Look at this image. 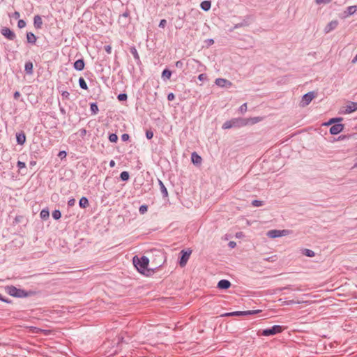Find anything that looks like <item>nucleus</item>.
I'll return each mask as SVG.
<instances>
[{"instance_id":"nucleus-58","label":"nucleus","mask_w":357,"mask_h":357,"mask_svg":"<svg viewBox=\"0 0 357 357\" xmlns=\"http://www.w3.org/2000/svg\"><path fill=\"white\" fill-rule=\"evenodd\" d=\"M0 301L5 302V303H9V301L7 299H5L2 294L0 293Z\"/></svg>"},{"instance_id":"nucleus-16","label":"nucleus","mask_w":357,"mask_h":357,"mask_svg":"<svg viewBox=\"0 0 357 357\" xmlns=\"http://www.w3.org/2000/svg\"><path fill=\"white\" fill-rule=\"evenodd\" d=\"M43 20L41 17L39 15H36L33 17V26L36 29H40L42 28Z\"/></svg>"},{"instance_id":"nucleus-8","label":"nucleus","mask_w":357,"mask_h":357,"mask_svg":"<svg viewBox=\"0 0 357 357\" xmlns=\"http://www.w3.org/2000/svg\"><path fill=\"white\" fill-rule=\"evenodd\" d=\"M261 310H248V311H235L230 313H227L226 316H242V315H252L259 312Z\"/></svg>"},{"instance_id":"nucleus-38","label":"nucleus","mask_w":357,"mask_h":357,"mask_svg":"<svg viewBox=\"0 0 357 357\" xmlns=\"http://www.w3.org/2000/svg\"><path fill=\"white\" fill-rule=\"evenodd\" d=\"M118 100H120V101H124V100H126L127 98H128V96L127 94L126 93H120L118 97H117Z\"/></svg>"},{"instance_id":"nucleus-12","label":"nucleus","mask_w":357,"mask_h":357,"mask_svg":"<svg viewBox=\"0 0 357 357\" xmlns=\"http://www.w3.org/2000/svg\"><path fill=\"white\" fill-rule=\"evenodd\" d=\"M231 120L234 127H241L248 124V120L245 119L236 118Z\"/></svg>"},{"instance_id":"nucleus-42","label":"nucleus","mask_w":357,"mask_h":357,"mask_svg":"<svg viewBox=\"0 0 357 357\" xmlns=\"http://www.w3.org/2000/svg\"><path fill=\"white\" fill-rule=\"evenodd\" d=\"M17 167H18L19 169H22L23 168H25L26 164L24 162L18 161L17 163Z\"/></svg>"},{"instance_id":"nucleus-34","label":"nucleus","mask_w":357,"mask_h":357,"mask_svg":"<svg viewBox=\"0 0 357 357\" xmlns=\"http://www.w3.org/2000/svg\"><path fill=\"white\" fill-rule=\"evenodd\" d=\"M233 124L231 123V120H229V121H225L223 125H222V128L223 129H229V128H233Z\"/></svg>"},{"instance_id":"nucleus-39","label":"nucleus","mask_w":357,"mask_h":357,"mask_svg":"<svg viewBox=\"0 0 357 357\" xmlns=\"http://www.w3.org/2000/svg\"><path fill=\"white\" fill-rule=\"evenodd\" d=\"M148 206L146 205H142L139 208V211L141 214H144L147 211Z\"/></svg>"},{"instance_id":"nucleus-55","label":"nucleus","mask_w":357,"mask_h":357,"mask_svg":"<svg viewBox=\"0 0 357 357\" xmlns=\"http://www.w3.org/2000/svg\"><path fill=\"white\" fill-rule=\"evenodd\" d=\"M175 66H176V68H182L183 66V62L181 61H178L176 62Z\"/></svg>"},{"instance_id":"nucleus-52","label":"nucleus","mask_w":357,"mask_h":357,"mask_svg":"<svg viewBox=\"0 0 357 357\" xmlns=\"http://www.w3.org/2000/svg\"><path fill=\"white\" fill-rule=\"evenodd\" d=\"M75 204V199L74 198H71L68 201V206H73Z\"/></svg>"},{"instance_id":"nucleus-37","label":"nucleus","mask_w":357,"mask_h":357,"mask_svg":"<svg viewBox=\"0 0 357 357\" xmlns=\"http://www.w3.org/2000/svg\"><path fill=\"white\" fill-rule=\"evenodd\" d=\"M252 205L255 207H259L263 205V202L260 200H253Z\"/></svg>"},{"instance_id":"nucleus-45","label":"nucleus","mask_w":357,"mask_h":357,"mask_svg":"<svg viewBox=\"0 0 357 357\" xmlns=\"http://www.w3.org/2000/svg\"><path fill=\"white\" fill-rule=\"evenodd\" d=\"M331 1V0H315V2L317 4H321V3L327 4V3H329Z\"/></svg>"},{"instance_id":"nucleus-56","label":"nucleus","mask_w":357,"mask_h":357,"mask_svg":"<svg viewBox=\"0 0 357 357\" xmlns=\"http://www.w3.org/2000/svg\"><path fill=\"white\" fill-rule=\"evenodd\" d=\"M13 97L15 100H17L20 97V93L19 91H15L13 94Z\"/></svg>"},{"instance_id":"nucleus-43","label":"nucleus","mask_w":357,"mask_h":357,"mask_svg":"<svg viewBox=\"0 0 357 357\" xmlns=\"http://www.w3.org/2000/svg\"><path fill=\"white\" fill-rule=\"evenodd\" d=\"M146 137L148 139H151L153 137V132L151 130H147L146 132Z\"/></svg>"},{"instance_id":"nucleus-17","label":"nucleus","mask_w":357,"mask_h":357,"mask_svg":"<svg viewBox=\"0 0 357 357\" xmlns=\"http://www.w3.org/2000/svg\"><path fill=\"white\" fill-rule=\"evenodd\" d=\"M357 110V102H351L349 105L346 106L345 113L350 114Z\"/></svg>"},{"instance_id":"nucleus-36","label":"nucleus","mask_w":357,"mask_h":357,"mask_svg":"<svg viewBox=\"0 0 357 357\" xmlns=\"http://www.w3.org/2000/svg\"><path fill=\"white\" fill-rule=\"evenodd\" d=\"M342 120V118H333V119H330L329 121L327 123H326V125H330L331 123L336 124L335 123L340 122Z\"/></svg>"},{"instance_id":"nucleus-9","label":"nucleus","mask_w":357,"mask_h":357,"mask_svg":"<svg viewBox=\"0 0 357 357\" xmlns=\"http://www.w3.org/2000/svg\"><path fill=\"white\" fill-rule=\"evenodd\" d=\"M1 33L10 40H13L16 38L15 33L8 27L2 28Z\"/></svg>"},{"instance_id":"nucleus-59","label":"nucleus","mask_w":357,"mask_h":357,"mask_svg":"<svg viewBox=\"0 0 357 357\" xmlns=\"http://www.w3.org/2000/svg\"><path fill=\"white\" fill-rule=\"evenodd\" d=\"M287 304H293V303H301L300 301H294V300H291L289 301H287Z\"/></svg>"},{"instance_id":"nucleus-21","label":"nucleus","mask_w":357,"mask_h":357,"mask_svg":"<svg viewBox=\"0 0 357 357\" xmlns=\"http://www.w3.org/2000/svg\"><path fill=\"white\" fill-rule=\"evenodd\" d=\"M130 52L132 54V56H133L134 59H135L136 62L137 63H139L140 62L139 55V54L137 52V50L135 48V47H131L130 49Z\"/></svg>"},{"instance_id":"nucleus-29","label":"nucleus","mask_w":357,"mask_h":357,"mask_svg":"<svg viewBox=\"0 0 357 357\" xmlns=\"http://www.w3.org/2000/svg\"><path fill=\"white\" fill-rule=\"evenodd\" d=\"M79 86L81 89H84V90H87L88 89V86L84 80V79L83 77H79Z\"/></svg>"},{"instance_id":"nucleus-40","label":"nucleus","mask_w":357,"mask_h":357,"mask_svg":"<svg viewBox=\"0 0 357 357\" xmlns=\"http://www.w3.org/2000/svg\"><path fill=\"white\" fill-rule=\"evenodd\" d=\"M26 22L23 20H19L18 22H17V26L20 28V29H22L24 27L26 26Z\"/></svg>"},{"instance_id":"nucleus-14","label":"nucleus","mask_w":357,"mask_h":357,"mask_svg":"<svg viewBox=\"0 0 357 357\" xmlns=\"http://www.w3.org/2000/svg\"><path fill=\"white\" fill-rule=\"evenodd\" d=\"M217 287L220 289H227L231 287V282L227 280H221L218 282Z\"/></svg>"},{"instance_id":"nucleus-3","label":"nucleus","mask_w":357,"mask_h":357,"mask_svg":"<svg viewBox=\"0 0 357 357\" xmlns=\"http://www.w3.org/2000/svg\"><path fill=\"white\" fill-rule=\"evenodd\" d=\"M282 326L280 325H274L270 328L263 330L261 335L264 336L274 335L278 333H280L282 331Z\"/></svg>"},{"instance_id":"nucleus-53","label":"nucleus","mask_w":357,"mask_h":357,"mask_svg":"<svg viewBox=\"0 0 357 357\" xmlns=\"http://www.w3.org/2000/svg\"><path fill=\"white\" fill-rule=\"evenodd\" d=\"M20 14L18 11H15L12 14V17H13L14 19H18V18H20Z\"/></svg>"},{"instance_id":"nucleus-49","label":"nucleus","mask_w":357,"mask_h":357,"mask_svg":"<svg viewBox=\"0 0 357 357\" xmlns=\"http://www.w3.org/2000/svg\"><path fill=\"white\" fill-rule=\"evenodd\" d=\"M130 138V136L127 133H124L121 135V139L123 141V142H126V141H128Z\"/></svg>"},{"instance_id":"nucleus-11","label":"nucleus","mask_w":357,"mask_h":357,"mask_svg":"<svg viewBox=\"0 0 357 357\" xmlns=\"http://www.w3.org/2000/svg\"><path fill=\"white\" fill-rule=\"evenodd\" d=\"M344 129V125L341 123L333 124L330 128V133L331 135H337L340 133Z\"/></svg>"},{"instance_id":"nucleus-24","label":"nucleus","mask_w":357,"mask_h":357,"mask_svg":"<svg viewBox=\"0 0 357 357\" xmlns=\"http://www.w3.org/2000/svg\"><path fill=\"white\" fill-rule=\"evenodd\" d=\"M79 205L81 208H86L87 206H89V200L86 197H82L80 199H79Z\"/></svg>"},{"instance_id":"nucleus-48","label":"nucleus","mask_w":357,"mask_h":357,"mask_svg":"<svg viewBox=\"0 0 357 357\" xmlns=\"http://www.w3.org/2000/svg\"><path fill=\"white\" fill-rule=\"evenodd\" d=\"M167 24V20L165 19H162L160 20L159 23V27L160 28H165Z\"/></svg>"},{"instance_id":"nucleus-7","label":"nucleus","mask_w":357,"mask_h":357,"mask_svg":"<svg viewBox=\"0 0 357 357\" xmlns=\"http://www.w3.org/2000/svg\"><path fill=\"white\" fill-rule=\"evenodd\" d=\"M130 22V17L129 10H126L122 15L119 16V23L123 26H127Z\"/></svg>"},{"instance_id":"nucleus-28","label":"nucleus","mask_w":357,"mask_h":357,"mask_svg":"<svg viewBox=\"0 0 357 357\" xmlns=\"http://www.w3.org/2000/svg\"><path fill=\"white\" fill-rule=\"evenodd\" d=\"M357 10V6H351L347 7V13L349 15L354 14Z\"/></svg>"},{"instance_id":"nucleus-47","label":"nucleus","mask_w":357,"mask_h":357,"mask_svg":"<svg viewBox=\"0 0 357 357\" xmlns=\"http://www.w3.org/2000/svg\"><path fill=\"white\" fill-rule=\"evenodd\" d=\"M67 155V153L65 151H61L58 154V156L61 158V159H63V158H65Z\"/></svg>"},{"instance_id":"nucleus-25","label":"nucleus","mask_w":357,"mask_h":357,"mask_svg":"<svg viewBox=\"0 0 357 357\" xmlns=\"http://www.w3.org/2000/svg\"><path fill=\"white\" fill-rule=\"evenodd\" d=\"M211 6V3L210 1H204L200 4L201 8L202 10H204V11H208V10H210Z\"/></svg>"},{"instance_id":"nucleus-33","label":"nucleus","mask_w":357,"mask_h":357,"mask_svg":"<svg viewBox=\"0 0 357 357\" xmlns=\"http://www.w3.org/2000/svg\"><path fill=\"white\" fill-rule=\"evenodd\" d=\"M52 215L53 218L55 219V220H59L61 217V211L59 210H54V211H53Z\"/></svg>"},{"instance_id":"nucleus-32","label":"nucleus","mask_w":357,"mask_h":357,"mask_svg":"<svg viewBox=\"0 0 357 357\" xmlns=\"http://www.w3.org/2000/svg\"><path fill=\"white\" fill-rule=\"evenodd\" d=\"M129 177V173L126 171H123L120 174V178L123 181H128Z\"/></svg>"},{"instance_id":"nucleus-18","label":"nucleus","mask_w":357,"mask_h":357,"mask_svg":"<svg viewBox=\"0 0 357 357\" xmlns=\"http://www.w3.org/2000/svg\"><path fill=\"white\" fill-rule=\"evenodd\" d=\"M26 40L27 43L31 45L36 44V42L37 40V37L35 36V34L32 32H27L26 33Z\"/></svg>"},{"instance_id":"nucleus-4","label":"nucleus","mask_w":357,"mask_h":357,"mask_svg":"<svg viewBox=\"0 0 357 357\" xmlns=\"http://www.w3.org/2000/svg\"><path fill=\"white\" fill-rule=\"evenodd\" d=\"M289 230L282 229V230H278V229H272L269 230L267 232V236L271 238H275L278 237H281L286 236L289 234Z\"/></svg>"},{"instance_id":"nucleus-19","label":"nucleus","mask_w":357,"mask_h":357,"mask_svg":"<svg viewBox=\"0 0 357 357\" xmlns=\"http://www.w3.org/2000/svg\"><path fill=\"white\" fill-rule=\"evenodd\" d=\"M191 160L192 163L195 165H200L202 161L201 156H199L196 152H193L192 153Z\"/></svg>"},{"instance_id":"nucleus-15","label":"nucleus","mask_w":357,"mask_h":357,"mask_svg":"<svg viewBox=\"0 0 357 357\" xmlns=\"http://www.w3.org/2000/svg\"><path fill=\"white\" fill-rule=\"evenodd\" d=\"M84 66L85 63L83 59L77 60L73 64L74 68L78 71L82 70L84 68Z\"/></svg>"},{"instance_id":"nucleus-13","label":"nucleus","mask_w":357,"mask_h":357,"mask_svg":"<svg viewBox=\"0 0 357 357\" xmlns=\"http://www.w3.org/2000/svg\"><path fill=\"white\" fill-rule=\"evenodd\" d=\"M338 25V21L337 20H332L324 28L325 33H328L331 32V31L334 30L337 28Z\"/></svg>"},{"instance_id":"nucleus-20","label":"nucleus","mask_w":357,"mask_h":357,"mask_svg":"<svg viewBox=\"0 0 357 357\" xmlns=\"http://www.w3.org/2000/svg\"><path fill=\"white\" fill-rule=\"evenodd\" d=\"M158 183H159V185H160V192H161V193L162 195V197H168V192H167V190L166 187L165 186L164 183L160 180H158Z\"/></svg>"},{"instance_id":"nucleus-1","label":"nucleus","mask_w":357,"mask_h":357,"mask_svg":"<svg viewBox=\"0 0 357 357\" xmlns=\"http://www.w3.org/2000/svg\"><path fill=\"white\" fill-rule=\"evenodd\" d=\"M132 262H133L134 266L137 269V271L140 273H142L146 276H150L154 273L153 269L148 268L149 259L146 256H142L141 257L135 256L132 259Z\"/></svg>"},{"instance_id":"nucleus-30","label":"nucleus","mask_w":357,"mask_h":357,"mask_svg":"<svg viewBox=\"0 0 357 357\" xmlns=\"http://www.w3.org/2000/svg\"><path fill=\"white\" fill-rule=\"evenodd\" d=\"M90 109L93 114H96L98 112V107L96 104V102H92L90 105Z\"/></svg>"},{"instance_id":"nucleus-61","label":"nucleus","mask_w":357,"mask_h":357,"mask_svg":"<svg viewBox=\"0 0 357 357\" xmlns=\"http://www.w3.org/2000/svg\"><path fill=\"white\" fill-rule=\"evenodd\" d=\"M357 61V55L352 59L351 63H355Z\"/></svg>"},{"instance_id":"nucleus-57","label":"nucleus","mask_w":357,"mask_h":357,"mask_svg":"<svg viewBox=\"0 0 357 357\" xmlns=\"http://www.w3.org/2000/svg\"><path fill=\"white\" fill-rule=\"evenodd\" d=\"M228 245L229 248H234L235 246L236 245V243L234 242V241H230L229 243H228Z\"/></svg>"},{"instance_id":"nucleus-60","label":"nucleus","mask_w":357,"mask_h":357,"mask_svg":"<svg viewBox=\"0 0 357 357\" xmlns=\"http://www.w3.org/2000/svg\"><path fill=\"white\" fill-rule=\"evenodd\" d=\"M115 165H116V163H115V162H114L113 160H112L109 162V166H110L111 167H114L115 166Z\"/></svg>"},{"instance_id":"nucleus-63","label":"nucleus","mask_w":357,"mask_h":357,"mask_svg":"<svg viewBox=\"0 0 357 357\" xmlns=\"http://www.w3.org/2000/svg\"><path fill=\"white\" fill-rule=\"evenodd\" d=\"M243 26V24H236L235 26H236V28H238V27H241V26Z\"/></svg>"},{"instance_id":"nucleus-62","label":"nucleus","mask_w":357,"mask_h":357,"mask_svg":"<svg viewBox=\"0 0 357 357\" xmlns=\"http://www.w3.org/2000/svg\"><path fill=\"white\" fill-rule=\"evenodd\" d=\"M36 164V161H31L29 162V165H31V166H34Z\"/></svg>"},{"instance_id":"nucleus-31","label":"nucleus","mask_w":357,"mask_h":357,"mask_svg":"<svg viewBox=\"0 0 357 357\" xmlns=\"http://www.w3.org/2000/svg\"><path fill=\"white\" fill-rule=\"evenodd\" d=\"M303 254L309 257H313L315 255L314 252L309 249H304Z\"/></svg>"},{"instance_id":"nucleus-2","label":"nucleus","mask_w":357,"mask_h":357,"mask_svg":"<svg viewBox=\"0 0 357 357\" xmlns=\"http://www.w3.org/2000/svg\"><path fill=\"white\" fill-rule=\"evenodd\" d=\"M7 293L11 296L16 298H24L30 296L31 292H27L23 289H17L14 286H8L6 287Z\"/></svg>"},{"instance_id":"nucleus-22","label":"nucleus","mask_w":357,"mask_h":357,"mask_svg":"<svg viewBox=\"0 0 357 357\" xmlns=\"http://www.w3.org/2000/svg\"><path fill=\"white\" fill-rule=\"evenodd\" d=\"M16 139H17V144H19L20 145L24 144L26 141V137H25L24 133L22 132V133L17 134Z\"/></svg>"},{"instance_id":"nucleus-64","label":"nucleus","mask_w":357,"mask_h":357,"mask_svg":"<svg viewBox=\"0 0 357 357\" xmlns=\"http://www.w3.org/2000/svg\"><path fill=\"white\" fill-rule=\"evenodd\" d=\"M357 167V162L356 164H354V165L352 167V169H354V168H356Z\"/></svg>"},{"instance_id":"nucleus-6","label":"nucleus","mask_w":357,"mask_h":357,"mask_svg":"<svg viewBox=\"0 0 357 357\" xmlns=\"http://www.w3.org/2000/svg\"><path fill=\"white\" fill-rule=\"evenodd\" d=\"M191 252H192V251L190 250H181V257L180 261H179V264L181 267H184L186 265V264L190 258V256L191 255Z\"/></svg>"},{"instance_id":"nucleus-51","label":"nucleus","mask_w":357,"mask_h":357,"mask_svg":"<svg viewBox=\"0 0 357 357\" xmlns=\"http://www.w3.org/2000/svg\"><path fill=\"white\" fill-rule=\"evenodd\" d=\"M104 50H105V52L107 54H111L112 53V47L110 45H105L104 47Z\"/></svg>"},{"instance_id":"nucleus-10","label":"nucleus","mask_w":357,"mask_h":357,"mask_svg":"<svg viewBox=\"0 0 357 357\" xmlns=\"http://www.w3.org/2000/svg\"><path fill=\"white\" fill-rule=\"evenodd\" d=\"M215 84L221 88H230L232 86V83L224 78H217L215 80Z\"/></svg>"},{"instance_id":"nucleus-27","label":"nucleus","mask_w":357,"mask_h":357,"mask_svg":"<svg viewBox=\"0 0 357 357\" xmlns=\"http://www.w3.org/2000/svg\"><path fill=\"white\" fill-rule=\"evenodd\" d=\"M40 216L43 220L48 219L50 216V212L47 208H44L40 211Z\"/></svg>"},{"instance_id":"nucleus-23","label":"nucleus","mask_w":357,"mask_h":357,"mask_svg":"<svg viewBox=\"0 0 357 357\" xmlns=\"http://www.w3.org/2000/svg\"><path fill=\"white\" fill-rule=\"evenodd\" d=\"M24 70L28 75L33 74V63L31 61H27L25 63Z\"/></svg>"},{"instance_id":"nucleus-46","label":"nucleus","mask_w":357,"mask_h":357,"mask_svg":"<svg viewBox=\"0 0 357 357\" xmlns=\"http://www.w3.org/2000/svg\"><path fill=\"white\" fill-rule=\"evenodd\" d=\"M79 134L80 135V137H82V138L84 137V136L86 135V130L84 129V128H82L79 130Z\"/></svg>"},{"instance_id":"nucleus-35","label":"nucleus","mask_w":357,"mask_h":357,"mask_svg":"<svg viewBox=\"0 0 357 357\" xmlns=\"http://www.w3.org/2000/svg\"><path fill=\"white\" fill-rule=\"evenodd\" d=\"M109 140L111 142H116L118 140V136L115 133H112L109 135Z\"/></svg>"},{"instance_id":"nucleus-54","label":"nucleus","mask_w":357,"mask_h":357,"mask_svg":"<svg viewBox=\"0 0 357 357\" xmlns=\"http://www.w3.org/2000/svg\"><path fill=\"white\" fill-rule=\"evenodd\" d=\"M61 96L63 98L68 99L70 96V93L68 91H63Z\"/></svg>"},{"instance_id":"nucleus-26","label":"nucleus","mask_w":357,"mask_h":357,"mask_svg":"<svg viewBox=\"0 0 357 357\" xmlns=\"http://www.w3.org/2000/svg\"><path fill=\"white\" fill-rule=\"evenodd\" d=\"M172 75V72L169 69H165L162 73V78L164 80L169 79Z\"/></svg>"},{"instance_id":"nucleus-44","label":"nucleus","mask_w":357,"mask_h":357,"mask_svg":"<svg viewBox=\"0 0 357 357\" xmlns=\"http://www.w3.org/2000/svg\"><path fill=\"white\" fill-rule=\"evenodd\" d=\"M198 79L200 81H205L207 79V75L205 74V73H202V74H200L199 76H198Z\"/></svg>"},{"instance_id":"nucleus-41","label":"nucleus","mask_w":357,"mask_h":357,"mask_svg":"<svg viewBox=\"0 0 357 357\" xmlns=\"http://www.w3.org/2000/svg\"><path fill=\"white\" fill-rule=\"evenodd\" d=\"M247 103H243L240 107H239V112L241 113H244L247 111Z\"/></svg>"},{"instance_id":"nucleus-5","label":"nucleus","mask_w":357,"mask_h":357,"mask_svg":"<svg viewBox=\"0 0 357 357\" xmlns=\"http://www.w3.org/2000/svg\"><path fill=\"white\" fill-rule=\"evenodd\" d=\"M315 98V93L310 91L303 95L301 101V106L305 107Z\"/></svg>"},{"instance_id":"nucleus-50","label":"nucleus","mask_w":357,"mask_h":357,"mask_svg":"<svg viewBox=\"0 0 357 357\" xmlns=\"http://www.w3.org/2000/svg\"><path fill=\"white\" fill-rule=\"evenodd\" d=\"M175 98V96L173 93H169L168 95H167V100L169 101H172L174 100Z\"/></svg>"}]
</instances>
